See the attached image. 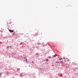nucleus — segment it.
<instances>
[{"label":"nucleus","instance_id":"18","mask_svg":"<svg viewBox=\"0 0 78 78\" xmlns=\"http://www.w3.org/2000/svg\"><path fill=\"white\" fill-rule=\"evenodd\" d=\"M24 59H25V58Z\"/></svg>","mask_w":78,"mask_h":78},{"label":"nucleus","instance_id":"1","mask_svg":"<svg viewBox=\"0 0 78 78\" xmlns=\"http://www.w3.org/2000/svg\"><path fill=\"white\" fill-rule=\"evenodd\" d=\"M9 30L10 32V33H13V32H14L13 30Z\"/></svg>","mask_w":78,"mask_h":78},{"label":"nucleus","instance_id":"16","mask_svg":"<svg viewBox=\"0 0 78 78\" xmlns=\"http://www.w3.org/2000/svg\"><path fill=\"white\" fill-rule=\"evenodd\" d=\"M60 58H61V57H60Z\"/></svg>","mask_w":78,"mask_h":78},{"label":"nucleus","instance_id":"4","mask_svg":"<svg viewBox=\"0 0 78 78\" xmlns=\"http://www.w3.org/2000/svg\"><path fill=\"white\" fill-rule=\"evenodd\" d=\"M61 59H62V58H59V60H61Z\"/></svg>","mask_w":78,"mask_h":78},{"label":"nucleus","instance_id":"13","mask_svg":"<svg viewBox=\"0 0 78 78\" xmlns=\"http://www.w3.org/2000/svg\"><path fill=\"white\" fill-rule=\"evenodd\" d=\"M58 56H59V55H57Z\"/></svg>","mask_w":78,"mask_h":78},{"label":"nucleus","instance_id":"6","mask_svg":"<svg viewBox=\"0 0 78 78\" xmlns=\"http://www.w3.org/2000/svg\"><path fill=\"white\" fill-rule=\"evenodd\" d=\"M6 48L7 49L9 48V46H7V47Z\"/></svg>","mask_w":78,"mask_h":78},{"label":"nucleus","instance_id":"7","mask_svg":"<svg viewBox=\"0 0 78 78\" xmlns=\"http://www.w3.org/2000/svg\"><path fill=\"white\" fill-rule=\"evenodd\" d=\"M27 59H26V60H25L26 62H27Z\"/></svg>","mask_w":78,"mask_h":78},{"label":"nucleus","instance_id":"10","mask_svg":"<svg viewBox=\"0 0 78 78\" xmlns=\"http://www.w3.org/2000/svg\"><path fill=\"white\" fill-rule=\"evenodd\" d=\"M0 74V76L1 75H2V73H1Z\"/></svg>","mask_w":78,"mask_h":78},{"label":"nucleus","instance_id":"3","mask_svg":"<svg viewBox=\"0 0 78 78\" xmlns=\"http://www.w3.org/2000/svg\"><path fill=\"white\" fill-rule=\"evenodd\" d=\"M45 60H46V61H47V62L48 61V59H46Z\"/></svg>","mask_w":78,"mask_h":78},{"label":"nucleus","instance_id":"12","mask_svg":"<svg viewBox=\"0 0 78 78\" xmlns=\"http://www.w3.org/2000/svg\"><path fill=\"white\" fill-rule=\"evenodd\" d=\"M68 61H70L69 60V59H68V60H67Z\"/></svg>","mask_w":78,"mask_h":78},{"label":"nucleus","instance_id":"15","mask_svg":"<svg viewBox=\"0 0 78 78\" xmlns=\"http://www.w3.org/2000/svg\"><path fill=\"white\" fill-rule=\"evenodd\" d=\"M61 76H62V75Z\"/></svg>","mask_w":78,"mask_h":78},{"label":"nucleus","instance_id":"2","mask_svg":"<svg viewBox=\"0 0 78 78\" xmlns=\"http://www.w3.org/2000/svg\"><path fill=\"white\" fill-rule=\"evenodd\" d=\"M57 56V55L55 54V55H53L52 56L53 57H55V58H56V56Z\"/></svg>","mask_w":78,"mask_h":78},{"label":"nucleus","instance_id":"19","mask_svg":"<svg viewBox=\"0 0 78 78\" xmlns=\"http://www.w3.org/2000/svg\"><path fill=\"white\" fill-rule=\"evenodd\" d=\"M49 58H51V57H49Z\"/></svg>","mask_w":78,"mask_h":78},{"label":"nucleus","instance_id":"5","mask_svg":"<svg viewBox=\"0 0 78 78\" xmlns=\"http://www.w3.org/2000/svg\"><path fill=\"white\" fill-rule=\"evenodd\" d=\"M35 35V36H37V35H38V34H36V35Z\"/></svg>","mask_w":78,"mask_h":78},{"label":"nucleus","instance_id":"17","mask_svg":"<svg viewBox=\"0 0 78 78\" xmlns=\"http://www.w3.org/2000/svg\"><path fill=\"white\" fill-rule=\"evenodd\" d=\"M60 58H61V57H60Z\"/></svg>","mask_w":78,"mask_h":78},{"label":"nucleus","instance_id":"8","mask_svg":"<svg viewBox=\"0 0 78 78\" xmlns=\"http://www.w3.org/2000/svg\"><path fill=\"white\" fill-rule=\"evenodd\" d=\"M59 62H56V63H59Z\"/></svg>","mask_w":78,"mask_h":78},{"label":"nucleus","instance_id":"9","mask_svg":"<svg viewBox=\"0 0 78 78\" xmlns=\"http://www.w3.org/2000/svg\"><path fill=\"white\" fill-rule=\"evenodd\" d=\"M60 62H61V63L62 62V61Z\"/></svg>","mask_w":78,"mask_h":78},{"label":"nucleus","instance_id":"14","mask_svg":"<svg viewBox=\"0 0 78 78\" xmlns=\"http://www.w3.org/2000/svg\"><path fill=\"white\" fill-rule=\"evenodd\" d=\"M63 59H65V58L64 57Z\"/></svg>","mask_w":78,"mask_h":78},{"label":"nucleus","instance_id":"11","mask_svg":"<svg viewBox=\"0 0 78 78\" xmlns=\"http://www.w3.org/2000/svg\"><path fill=\"white\" fill-rule=\"evenodd\" d=\"M13 34H15V33H14Z\"/></svg>","mask_w":78,"mask_h":78}]
</instances>
